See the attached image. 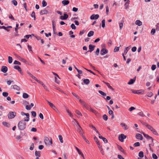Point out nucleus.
<instances>
[{
    "label": "nucleus",
    "mask_w": 159,
    "mask_h": 159,
    "mask_svg": "<svg viewBox=\"0 0 159 159\" xmlns=\"http://www.w3.org/2000/svg\"><path fill=\"white\" fill-rule=\"evenodd\" d=\"M143 125H145L148 129L152 131L153 134L156 135H158V134L157 132L150 125H149L146 123H143Z\"/></svg>",
    "instance_id": "f257e3e1"
},
{
    "label": "nucleus",
    "mask_w": 159,
    "mask_h": 159,
    "mask_svg": "<svg viewBox=\"0 0 159 159\" xmlns=\"http://www.w3.org/2000/svg\"><path fill=\"white\" fill-rule=\"evenodd\" d=\"M25 121L24 120H21L18 123V126L19 129L20 130H23L24 129L26 126V123Z\"/></svg>",
    "instance_id": "f03ea898"
},
{
    "label": "nucleus",
    "mask_w": 159,
    "mask_h": 159,
    "mask_svg": "<svg viewBox=\"0 0 159 159\" xmlns=\"http://www.w3.org/2000/svg\"><path fill=\"white\" fill-rule=\"evenodd\" d=\"M44 141L45 144L48 146L52 144V139H51V140H50L47 137H45Z\"/></svg>",
    "instance_id": "7ed1b4c3"
},
{
    "label": "nucleus",
    "mask_w": 159,
    "mask_h": 159,
    "mask_svg": "<svg viewBox=\"0 0 159 159\" xmlns=\"http://www.w3.org/2000/svg\"><path fill=\"white\" fill-rule=\"evenodd\" d=\"M16 115V113L15 112H10L9 113L8 116L9 119L14 118Z\"/></svg>",
    "instance_id": "20e7f679"
},
{
    "label": "nucleus",
    "mask_w": 159,
    "mask_h": 159,
    "mask_svg": "<svg viewBox=\"0 0 159 159\" xmlns=\"http://www.w3.org/2000/svg\"><path fill=\"white\" fill-rule=\"evenodd\" d=\"M126 136L123 134H121L119 136L118 139L121 142L124 141V139H126Z\"/></svg>",
    "instance_id": "39448f33"
},
{
    "label": "nucleus",
    "mask_w": 159,
    "mask_h": 159,
    "mask_svg": "<svg viewBox=\"0 0 159 159\" xmlns=\"http://www.w3.org/2000/svg\"><path fill=\"white\" fill-rule=\"evenodd\" d=\"M21 114L22 116L25 115L26 116V118L27 119H24V121H28L29 120L30 118V115L29 113H25L23 112H21Z\"/></svg>",
    "instance_id": "423d86ee"
},
{
    "label": "nucleus",
    "mask_w": 159,
    "mask_h": 159,
    "mask_svg": "<svg viewBox=\"0 0 159 159\" xmlns=\"http://www.w3.org/2000/svg\"><path fill=\"white\" fill-rule=\"evenodd\" d=\"M132 92L135 94H143L144 93V91L143 90H139L137 91L132 90Z\"/></svg>",
    "instance_id": "0eeeda50"
},
{
    "label": "nucleus",
    "mask_w": 159,
    "mask_h": 159,
    "mask_svg": "<svg viewBox=\"0 0 159 159\" xmlns=\"http://www.w3.org/2000/svg\"><path fill=\"white\" fill-rule=\"evenodd\" d=\"M68 17V15L66 13L63 14V16H61L60 17V19L62 20H66Z\"/></svg>",
    "instance_id": "6e6552de"
},
{
    "label": "nucleus",
    "mask_w": 159,
    "mask_h": 159,
    "mask_svg": "<svg viewBox=\"0 0 159 159\" xmlns=\"http://www.w3.org/2000/svg\"><path fill=\"white\" fill-rule=\"evenodd\" d=\"M99 17V15L98 14H93L91 16L90 18L91 20L97 19Z\"/></svg>",
    "instance_id": "1a4fd4ad"
},
{
    "label": "nucleus",
    "mask_w": 159,
    "mask_h": 159,
    "mask_svg": "<svg viewBox=\"0 0 159 159\" xmlns=\"http://www.w3.org/2000/svg\"><path fill=\"white\" fill-rule=\"evenodd\" d=\"M7 67L6 66H3L1 67V71L4 73H6L7 71Z\"/></svg>",
    "instance_id": "9d476101"
},
{
    "label": "nucleus",
    "mask_w": 159,
    "mask_h": 159,
    "mask_svg": "<svg viewBox=\"0 0 159 159\" xmlns=\"http://www.w3.org/2000/svg\"><path fill=\"white\" fill-rule=\"evenodd\" d=\"M14 55H15V56L16 57H17V58H18L21 61H23V62H24V63H27V61L24 58H22V57H20L19 56H18L16 54H15Z\"/></svg>",
    "instance_id": "9b49d317"
},
{
    "label": "nucleus",
    "mask_w": 159,
    "mask_h": 159,
    "mask_svg": "<svg viewBox=\"0 0 159 159\" xmlns=\"http://www.w3.org/2000/svg\"><path fill=\"white\" fill-rule=\"evenodd\" d=\"M108 50L105 48H102L101 50V54L102 55H104L108 52Z\"/></svg>",
    "instance_id": "f8f14e48"
},
{
    "label": "nucleus",
    "mask_w": 159,
    "mask_h": 159,
    "mask_svg": "<svg viewBox=\"0 0 159 159\" xmlns=\"http://www.w3.org/2000/svg\"><path fill=\"white\" fill-rule=\"evenodd\" d=\"M95 47V45H92V44H89V50L88 52H92L94 49Z\"/></svg>",
    "instance_id": "ddd939ff"
},
{
    "label": "nucleus",
    "mask_w": 159,
    "mask_h": 159,
    "mask_svg": "<svg viewBox=\"0 0 159 159\" xmlns=\"http://www.w3.org/2000/svg\"><path fill=\"white\" fill-rule=\"evenodd\" d=\"M14 68L18 70L22 75H23V73L22 72L20 66H14Z\"/></svg>",
    "instance_id": "4468645a"
},
{
    "label": "nucleus",
    "mask_w": 159,
    "mask_h": 159,
    "mask_svg": "<svg viewBox=\"0 0 159 159\" xmlns=\"http://www.w3.org/2000/svg\"><path fill=\"white\" fill-rule=\"evenodd\" d=\"M83 130L82 129L80 125H79V128H78L77 129V131H78L79 133L80 134V135L82 136L84 135L83 134L82 132V130Z\"/></svg>",
    "instance_id": "2eb2a0df"
},
{
    "label": "nucleus",
    "mask_w": 159,
    "mask_h": 159,
    "mask_svg": "<svg viewBox=\"0 0 159 159\" xmlns=\"http://www.w3.org/2000/svg\"><path fill=\"white\" fill-rule=\"evenodd\" d=\"M49 13V11L46 9H44L42 10L40 12V14L41 15H43L44 14H47Z\"/></svg>",
    "instance_id": "dca6fc26"
},
{
    "label": "nucleus",
    "mask_w": 159,
    "mask_h": 159,
    "mask_svg": "<svg viewBox=\"0 0 159 159\" xmlns=\"http://www.w3.org/2000/svg\"><path fill=\"white\" fill-rule=\"evenodd\" d=\"M136 138L137 139H140V140H142L143 137L142 135L139 134H136Z\"/></svg>",
    "instance_id": "f3484780"
},
{
    "label": "nucleus",
    "mask_w": 159,
    "mask_h": 159,
    "mask_svg": "<svg viewBox=\"0 0 159 159\" xmlns=\"http://www.w3.org/2000/svg\"><path fill=\"white\" fill-rule=\"evenodd\" d=\"M136 80V77H135L133 79H131L129 82H128V84L129 85H131L134 83L135 81Z\"/></svg>",
    "instance_id": "a211bd4d"
},
{
    "label": "nucleus",
    "mask_w": 159,
    "mask_h": 159,
    "mask_svg": "<svg viewBox=\"0 0 159 159\" xmlns=\"http://www.w3.org/2000/svg\"><path fill=\"white\" fill-rule=\"evenodd\" d=\"M75 149L80 155H81L83 158H84V155L80 150L77 147H75Z\"/></svg>",
    "instance_id": "6ab92c4d"
},
{
    "label": "nucleus",
    "mask_w": 159,
    "mask_h": 159,
    "mask_svg": "<svg viewBox=\"0 0 159 159\" xmlns=\"http://www.w3.org/2000/svg\"><path fill=\"white\" fill-rule=\"evenodd\" d=\"M83 82L85 84L88 85L90 83V81L89 79H85L84 80Z\"/></svg>",
    "instance_id": "aec40b11"
},
{
    "label": "nucleus",
    "mask_w": 159,
    "mask_h": 159,
    "mask_svg": "<svg viewBox=\"0 0 159 159\" xmlns=\"http://www.w3.org/2000/svg\"><path fill=\"white\" fill-rule=\"evenodd\" d=\"M135 23L136 25H138L139 26H140L142 25V22L139 20H136Z\"/></svg>",
    "instance_id": "412c9836"
},
{
    "label": "nucleus",
    "mask_w": 159,
    "mask_h": 159,
    "mask_svg": "<svg viewBox=\"0 0 159 159\" xmlns=\"http://www.w3.org/2000/svg\"><path fill=\"white\" fill-rule=\"evenodd\" d=\"M62 3L64 5H68L69 3V1L68 0H64L62 1Z\"/></svg>",
    "instance_id": "4be33fe9"
},
{
    "label": "nucleus",
    "mask_w": 159,
    "mask_h": 159,
    "mask_svg": "<svg viewBox=\"0 0 159 159\" xmlns=\"http://www.w3.org/2000/svg\"><path fill=\"white\" fill-rule=\"evenodd\" d=\"M129 1L128 0V2H126L125 3V4L124 6L125 7V8L126 9H127L128 8L129 6Z\"/></svg>",
    "instance_id": "5701e85b"
},
{
    "label": "nucleus",
    "mask_w": 159,
    "mask_h": 159,
    "mask_svg": "<svg viewBox=\"0 0 159 159\" xmlns=\"http://www.w3.org/2000/svg\"><path fill=\"white\" fill-rule=\"evenodd\" d=\"M120 125L123 127H124V129L125 130H127L128 129V128L127 126L124 123H121L120 124Z\"/></svg>",
    "instance_id": "b1692460"
},
{
    "label": "nucleus",
    "mask_w": 159,
    "mask_h": 159,
    "mask_svg": "<svg viewBox=\"0 0 159 159\" xmlns=\"http://www.w3.org/2000/svg\"><path fill=\"white\" fill-rule=\"evenodd\" d=\"M3 125L7 127H9L10 126V124L6 122H3L2 123Z\"/></svg>",
    "instance_id": "393cba45"
},
{
    "label": "nucleus",
    "mask_w": 159,
    "mask_h": 159,
    "mask_svg": "<svg viewBox=\"0 0 159 159\" xmlns=\"http://www.w3.org/2000/svg\"><path fill=\"white\" fill-rule=\"evenodd\" d=\"M94 34V32L93 31H91L88 33V36L89 37H90L93 35Z\"/></svg>",
    "instance_id": "a878e982"
},
{
    "label": "nucleus",
    "mask_w": 159,
    "mask_h": 159,
    "mask_svg": "<svg viewBox=\"0 0 159 159\" xmlns=\"http://www.w3.org/2000/svg\"><path fill=\"white\" fill-rule=\"evenodd\" d=\"M13 88L14 89H16L17 90H20V88L16 85H14L13 86Z\"/></svg>",
    "instance_id": "bb28decb"
},
{
    "label": "nucleus",
    "mask_w": 159,
    "mask_h": 159,
    "mask_svg": "<svg viewBox=\"0 0 159 159\" xmlns=\"http://www.w3.org/2000/svg\"><path fill=\"white\" fill-rule=\"evenodd\" d=\"M104 83L107 85L108 88L111 89H113V88L110 85L109 83L105 82H104Z\"/></svg>",
    "instance_id": "cd10ccee"
},
{
    "label": "nucleus",
    "mask_w": 159,
    "mask_h": 159,
    "mask_svg": "<svg viewBox=\"0 0 159 159\" xmlns=\"http://www.w3.org/2000/svg\"><path fill=\"white\" fill-rule=\"evenodd\" d=\"M118 148L121 152L124 153H125L124 150L121 146H120L118 145Z\"/></svg>",
    "instance_id": "c85d7f7f"
},
{
    "label": "nucleus",
    "mask_w": 159,
    "mask_h": 159,
    "mask_svg": "<svg viewBox=\"0 0 159 159\" xmlns=\"http://www.w3.org/2000/svg\"><path fill=\"white\" fill-rule=\"evenodd\" d=\"M66 111L68 113L70 116L72 118L73 117V114L70 111L68 110V108H66Z\"/></svg>",
    "instance_id": "c756f323"
},
{
    "label": "nucleus",
    "mask_w": 159,
    "mask_h": 159,
    "mask_svg": "<svg viewBox=\"0 0 159 159\" xmlns=\"http://www.w3.org/2000/svg\"><path fill=\"white\" fill-rule=\"evenodd\" d=\"M29 97L28 94L26 93H24L23 94V97L24 98H27Z\"/></svg>",
    "instance_id": "7c9ffc66"
},
{
    "label": "nucleus",
    "mask_w": 159,
    "mask_h": 159,
    "mask_svg": "<svg viewBox=\"0 0 159 159\" xmlns=\"http://www.w3.org/2000/svg\"><path fill=\"white\" fill-rule=\"evenodd\" d=\"M139 156L141 158H142L144 156L143 152L142 151H140L139 153Z\"/></svg>",
    "instance_id": "2f4dec72"
},
{
    "label": "nucleus",
    "mask_w": 159,
    "mask_h": 159,
    "mask_svg": "<svg viewBox=\"0 0 159 159\" xmlns=\"http://www.w3.org/2000/svg\"><path fill=\"white\" fill-rule=\"evenodd\" d=\"M35 155L38 157H40V151H36L35 152Z\"/></svg>",
    "instance_id": "473e14b6"
},
{
    "label": "nucleus",
    "mask_w": 159,
    "mask_h": 159,
    "mask_svg": "<svg viewBox=\"0 0 159 159\" xmlns=\"http://www.w3.org/2000/svg\"><path fill=\"white\" fill-rule=\"evenodd\" d=\"M8 61L9 63H11L12 62V58L10 56H9L8 57Z\"/></svg>",
    "instance_id": "72a5a7b5"
},
{
    "label": "nucleus",
    "mask_w": 159,
    "mask_h": 159,
    "mask_svg": "<svg viewBox=\"0 0 159 159\" xmlns=\"http://www.w3.org/2000/svg\"><path fill=\"white\" fill-rule=\"evenodd\" d=\"M129 49V47H127L125 48L124 50V53H123L124 54H126Z\"/></svg>",
    "instance_id": "f704fd0d"
},
{
    "label": "nucleus",
    "mask_w": 159,
    "mask_h": 159,
    "mask_svg": "<svg viewBox=\"0 0 159 159\" xmlns=\"http://www.w3.org/2000/svg\"><path fill=\"white\" fill-rule=\"evenodd\" d=\"M31 16L34 18V20H35L36 17L35 16V13L34 11H33L31 14Z\"/></svg>",
    "instance_id": "c9c22d12"
},
{
    "label": "nucleus",
    "mask_w": 159,
    "mask_h": 159,
    "mask_svg": "<svg viewBox=\"0 0 159 159\" xmlns=\"http://www.w3.org/2000/svg\"><path fill=\"white\" fill-rule=\"evenodd\" d=\"M98 92L104 96H106V94L102 91L99 90Z\"/></svg>",
    "instance_id": "e433bc0d"
},
{
    "label": "nucleus",
    "mask_w": 159,
    "mask_h": 159,
    "mask_svg": "<svg viewBox=\"0 0 159 159\" xmlns=\"http://www.w3.org/2000/svg\"><path fill=\"white\" fill-rule=\"evenodd\" d=\"M75 113L79 115H80L81 116H82V115L81 112L78 110H76L75 111Z\"/></svg>",
    "instance_id": "4c0bfd02"
},
{
    "label": "nucleus",
    "mask_w": 159,
    "mask_h": 159,
    "mask_svg": "<svg viewBox=\"0 0 159 159\" xmlns=\"http://www.w3.org/2000/svg\"><path fill=\"white\" fill-rule=\"evenodd\" d=\"M105 20L104 19L102 20V26L103 28H104L105 27Z\"/></svg>",
    "instance_id": "58836bf2"
},
{
    "label": "nucleus",
    "mask_w": 159,
    "mask_h": 159,
    "mask_svg": "<svg viewBox=\"0 0 159 159\" xmlns=\"http://www.w3.org/2000/svg\"><path fill=\"white\" fill-rule=\"evenodd\" d=\"M58 138L59 139V140L60 141V142L62 143H63V138L62 137V136L61 135H58Z\"/></svg>",
    "instance_id": "ea45409f"
},
{
    "label": "nucleus",
    "mask_w": 159,
    "mask_h": 159,
    "mask_svg": "<svg viewBox=\"0 0 159 159\" xmlns=\"http://www.w3.org/2000/svg\"><path fill=\"white\" fill-rule=\"evenodd\" d=\"M42 4L43 7H45L47 5V3L45 0H43L42 1Z\"/></svg>",
    "instance_id": "a19ab883"
},
{
    "label": "nucleus",
    "mask_w": 159,
    "mask_h": 159,
    "mask_svg": "<svg viewBox=\"0 0 159 159\" xmlns=\"http://www.w3.org/2000/svg\"><path fill=\"white\" fill-rule=\"evenodd\" d=\"M103 120L105 121H106L107 120L108 117L106 115L104 114L103 116Z\"/></svg>",
    "instance_id": "79ce46f5"
},
{
    "label": "nucleus",
    "mask_w": 159,
    "mask_h": 159,
    "mask_svg": "<svg viewBox=\"0 0 159 159\" xmlns=\"http://www.w3.org/2000/svg\"><path fill=\"white\" fill-rule=\"evenodd\" d=\"M140 145V143L139 142H136L134 144V146L135 147L139 146Z\"/></svg>",
    "instance_id": "37998d69"
},
{
    "label": "nucleus",
    "mask_w": 159,
    "mask_h": 159,
    "mask_svg": "<svg viewBox=\"0 0 159 159\" xmlns=\"http://www.w3.org/2000/svg\"><path fill=\"white\" fill-rule=\"evenodd\" d=\"M11 2L13 4V5L15 6H16L17 4V2L15 0H13Z\"/></svg>",
    "instance_id": "c03bdc74"
},
{
    "label": "nucleus",
    "mask_w": 159,
    "mask_h": 159,
    "mask_svg": "<svg viewBox=\"0 0 159 159\" xmlns=\"http://www.w3.org/2000/svg\"><path fill=\"white\" fill-rule=\"evenodd\" d=\"M83 139L85 140V142L88 143L89 144V142L85 138L84 136V135L82 136Z\"/></svg>",
    "instance_id": "a18cd8bd"
},
{
    "label": "nucleus",
    "mask_w": 159,
    "mask_h": 159,
    "mask_svg": "<svg viewBox=\"0 0 159 159\" xmlns=\"http://www.w3.org/2000/svg\"><path fill=\"white\" fill-rule=\"evenodd\" d=\"M156 32V30L154 29H152L151 32V34L152 35H154Z\"/></svg>",
    "instance_id": "49530a36"
},
{
    "label": "nucleus",
    "mask_w": 159,
    "mask_h": 159,
    "mask_svg": "<svg viewBox=\"0 0 159 159\" xmlns=\"http://www.w3.org/2000/svg\"><path fill=\"white\" fill-rule=\"evenodd\" d=\"M2 94L3 96H4L5 97H6L8 96V93L7 92H4L2 93Z\"/></svg>",
    "instance_id": "de8ad7c7"
},
{
    "label": "nucleus",
    "mask_w": 159,
    "mask_h": 159,
    "mask_svg": "<svg viewBox=\"0 0 159 159\" xmlns=\"http://www.w3.org/2000/svg\"><path fill=\"white\" fill-rule=\"evenodd\" d=\"M31 114L32 116L34 117H35L36 116V112L34 111H32L31 112Z\"/></svg>",
    "instance_id": "09e8293b"
},
{
    "label": "nucleus",
    "mask_w": 159,
    "mask_h": 159,
    "mask_svg": "<svg viewBox=\"0 0 159 159\" xmlns=\"http://www.w3.org/2000/svg\"><path fill=\"white\" fill-rule=\"evenodd\" d=\"M138 114L141 116L143 117L145 116L143 114L142 111H140L138 113Z\"/></svg>",
    "instance_id": "8fccbe9b"
},
{
    "label": "nucleus",
    "mask_w": 159,
    "mask_h": 159,
    "mask_svg": "<svg viewBox=\"0 0 159 159\" xmlns=\"http://www.w3.org/2000/svg\"><path fill=\"white\" fill-rule=\"evenodd\" d=\"M153 95V93L152 92H150L147 94V96L149 97H151Z\"/></svg>",
    "instance_id": "3c124183"
},
{
    "label": "nucleus",
    "mask_w": 159,
    "mask_h": 159,
    "mask_svg": "<svg viewBox=\"0 0 159 159\" xmlns=\"http://www.w3.org/2000/svg\"><path fill=\"white\" fill-rule=\"evenodd\" d=\"M70 27L73 29L75 30L76 29V27L74 24H72L70 25Z\"/></svg>",
    "instance_id": "603ef678"
},
{
    "label": "nucleus",
    "mask_w": 159,
    "mask_h": 159,
    "mask_svg": "<svg viewBox=\"0 0 159 159\" xmlns=\"http://www.w3.org/2000/svg\"><path fill=\"white\" fill-rule=\"evenodd\" d=\"M156 68V66L155 65H152L151 67V69L152 70H154Z\"/></svg>",
    "instance_id": "864d4df0"
},
{
    "label": "nucleus",
    "mask_w": 159,
    "mask_h": 159,
    "mask_svg": "<svg viewBox=\"0 0 159 159\" xmlns=\"http://www.w3.org/2000/svg\"><path fill=\"white\" fill-rule=\"evenodd\" d=\"M94 139L97 144L99 143L98 138L96 136L94 137Z\"/></svg>",
    "instance_id": "5fc2aeb1"
},
{
    "label": "nucleus",
    "mask_w": 159,
    "mask_h": 159,
    "mask_svg": "<svg viewBox=\"0 0 159 159\" xmlns=\"http://www.w3.org/2000/svg\"><path fill=\"white\" fill-rule=\"evenodd\" d=\"M83 106L84 107H85L87 109H88V107L89 106V105L85 103Z\"/></svg>",
    "instance_id": "6e6d98bb"
},
{
    "label": "nucleus",
    "mask_w": 159,
    "mask_h": 159,
    "mask_svg": "<svg viewBox=\"0 0 159 159\" xmlns=\"http://www.w3.org/2000/svg\"><path fill=\"white\" fill-rule=\"evenodd\" d=\"M55 82L56 83H57L58 84H60V81L57 80V78L56 77H55Z\"/></svg>",
    "instance_id": "4d7b16f0"
},
{
    "label": "nucleus",
    "mask_w": 159,
    "mask_h": 159,
    "mask_svg": "<svg viewBox=\"0 0 159 159\" xmlns=\"http://www.w3.org/2000/svg\"><path fill=\"white\" fill-rule=\"evenodd\" d=\"M25 108L27 110H30L31 109V107H30V106L27 105L25 107Z\"/></svg>",
    "instance_id": "13d9d810"
},
{
    "label": "nucleus",
    "mask_w": 159,
    "mask_h": 159,
    "mask_svg": "<svg viewBox=\"0 0 159 159\" xmlns=\"http://www.w3.org/2000/svg\"><path fill=\"white\" fill-rule=\"evenodd\" d=\"M100 50L99 48H97L96 51L95 52L96 54L98 56L99 55Z\"/></svg>",
    "instance_id": "bf43d9fd"
},
{
    "label": "nucleus",
    "mask_w": 159,
    "mask_h": 159,
    "mask_svg": "<svg viewBox=\"0 0 159 159\" xmlns=\"http://www.w3.org/2000/svg\"><path fill=\"white\" fill-rule=\"evenodd\" d=\"M142 133L143 134L144 137L148 139V137H149V136L148 134H145L144 132H143Z\"/></svg>",
    "instance_id": "052dcab7"
},
{
    "label": "nucleus",
    "mask_w": 159,
    "mask_h": 159,
    "mask_svg": "<svg viewBox=\"0 0 159 159\" xmlns=\"http://www.w3.org/2000/svg\"><path fill=\"white\" fill-rule=\"evenodd\" d=\"M119 50V47H116L114 50V52H118Z\"/></svg>",
    "instance_id": "680f3d73"
},
{
    "label": "nucleus",
    "mask_w": 159,
    "mask_h": 159,
    "mask_svg": "<svg viewBox=\"0 0 159 159\" xmlns=\"http://www.w3.org/2000/svg\"><path fill=\"white\" fill-rule=\"evenodd\" d=\"M50 106L52 107L53 109H54L56 107L53 103H51L50 105Z\"/></svg>",
    "instance_id": "e2e57ef3"
},
{
    "label": "nucleus",
    "mask_w": 159,
    "mask_h": 159,
    "mask_svg": "<svg viewBox=\"0 0 159 159\" xmlns=\"http://www.w3.org/2000/svg\"><path fill=\"white\" fill-rule=\"evenodd\" d=\"M14 64H18V65H21V63L20 62H19V61H16V60H15L14 61Z\"/></svg>",
    "instance_id": "0e129e2a"
},
{
    "label": "nucleus",
    "mask_w": 159,
    "mask_h": 159,
    "mask_svg": "<svg viewBox=\"0 0 159 159\" xmlns=\"http://www.w3.org/2000/svg\"><path fill=\"white\" fill-rule=\"evenodd\" d=\"M152 157L154 159H157V157L155 154H153L152 155Z\"/></svg>",
    "instance_id": "69168bd1"
},
{
    "label": "nucleus",
    "mask_w": 159,
    "mask_h": 159,
    "mask_svg": "<svg viewBox=\"0 0 159 159\" xmlns=\"http://www.w3.org/2000/svg\"><path fill=\"white\" fill-rule=\"evenodd\" d=\"M136 47H134L132 48L131 50L133 52H135L136 50Z\"/></svg>",
    "instance_id": "338daca9"
},
{
    "label": "nucleus",
    "mask_w": 159,
    "mask_h": 159,
    "mask_svg": "<svg viewBox=\"0 0 159 159\" xmlns=\"http://www.w3.org/2000/svg\"><path fill=\"white\" fill-rule=\"evenodd\" d=\"M9 18L10 19H11L12 20H15L14 18V17L13 16H12V15L11 14H10L9 16Z\"/></svg>",
    "instance_id": "774afa93"
}]
</instances>
